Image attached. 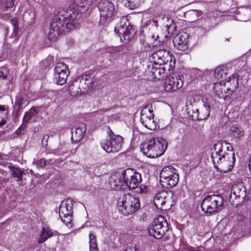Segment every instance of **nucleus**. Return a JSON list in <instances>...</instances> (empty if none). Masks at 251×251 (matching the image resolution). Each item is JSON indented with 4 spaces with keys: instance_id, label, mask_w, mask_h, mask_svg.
Instances as JSON below:
<instances>
[{
    "instance_id": "obj_20",
    "label": "nucleus",
    "mask_w": 251,
    "mask_h": 251,
    "mask_svg": "<svg viewBox=\"0 0 251 251\" xmlns=\"http://www.w3.org/2000/svg\"><path fill=\"white\" fill-rule=\"evenodd\" d=\"M170 197V194L166 191H161L157 193L154 197V203L158 208H163V206L165 204Z\"/></svg>"
},
{
    "instance_id": "obj_13",
    "label": "nucleus",
    "mask_w": 251,
    "mask_h": 251,
    "mask_svg": "<svg viewBox=\"0 0 251 251\" xmlns=\"http://www.w3.org/2000/svg\"><path fill=\"white\" fill-rule=\"evenodd\" d=\"M202 107L199 111L198 109H196L195 112H193L192 115V118L194 120H203L207 119L210 115V100L206 98H202Z\"/></svg>"
},
{
    "instance_id": "obj_31",
    "label": "nucleus",
    "mask_w": 251,
    "mask_h": 251,
    "mask_svg": "<svg viewBox=\"0 0 251 251\" xmlns=\"http://www.w3.org/2000/svg\"><path fill=\"white\" fill-rule=\"evenodd\" d=\"M7 114L8 110L5 108V105H0V126L5 124Z\"/></svg>"
},
{
    "instance_id": "obj_30",
    "label": "nucleus",
    "mask_w": 251,
    "mask_h": 251,
    "mask_svg": "<svg viewBox=\"0 0 251 251\" xmlns=\"http://www.w3.org/2000/svg\"><path fill=\"white\" fill-rule=\"evenodd\" d=\"M90 251H98L96 236L92 233L89 234Z\"/></svg>"
},
{
    "instance_id": "obj_45",
    "label": "nucleus",
    "mask_w": 251,
    "mask_h": 251,
    "mask_svg": "<svg viewBox=\"0 0 251 251\" xmlns=\"http://www.w3.org/2000/svg\"><path fill=\"white\" fill-rule=\"evenodd\" d=\"M120 118V114L117 113L115 114H113L112 116H111V120H118Z\"/></svg>"
},
{
    "instance_id": "obj_5",
    "label": "nucleus",
    "mask_w": 251,
    "mask_h": 251,
    "mask_svg": "<svg viewBox=\"0 0 251 251\" xmlns=\"http://www.w3.org/2000/svg\"><path fill=\"white\" fill-rule=\"evenodd\" d=\"M117 208L119 212L128 216L136 212L140 207L139 200L128 193L122 194L117 199Z\"/></svg>"
},
{
    "instance_id": "obj_53",
    "label": "nucleus",
    "mask_w": 251,
    "mask_h": 251,
    "mask_svg": "<svg viewBox=\"0 0 251 251\" xmlns=\"http://www.w3.org/2000/svg\"><path fill=\"white\" fill-rule=\"evenodd\" d=\"M246 13H247V14H249V10L248 9H247L246 11Z\"/></svg>"
},
{
    "instance_id": "obj_34",
    "label": "nucleus",
    "mask_w": 251,
    "mask_h": 251,
    "mask_svg": "<svg viewBox=\"0 0 251 251\" xmlns=\"http://www.w3.org/2000/svg\"><path fill=\"white\" fill-rule=\"evenodd\" d=\"M11 23L13 26V32L12 34L16 36L19 30L18 20L17 18L14 17L11 19Z\"/></svg>"
},
{
    "instance_id": "obj_28",
    "label": "nucleus",
    "mask_w": 251,
    "mask_h": 251,
    "mask_svg": "<svg viewBox=\"0 0 251 251\" xmlns=\"http://www.w3.org/2000/svg\"><path fill=\"white\" fill-rule=\"evenodd\" d=\"M227 73L226 68L224 66H220L215 68L214 76L217 79H220L226 76Z\"/></svg>"
},
{
    "instance_id": "obj_52",
    "label": "nucleus",
    "mask_w": 251,
    "mask_h": 251,
    "mask_svg": "<svg viewBox=\"0 0 251 251\" xmlns=\"http://www.w3.org/2000/svg\"><path fill=\"white\" fill-rule=\"evenodd\" d=\"M188 251H200V250H189Z\"/></svg>"
},
{
    "instance_id": "obj_10",
    "label": "nucleus",
    "mask_w": 251,
    "mask_h": 251,
    "mask_svg": "<svg viewBox=\"0 0 251 251\" xmlns=\"http://www.w3.org/2000/svg\"><path fill=\"white\" fill-rule=\"evenodd\" d=\"M151 105H148L143 107L141 111L140 121L142 125L147 128L152 130L156 128V123L154 120V114Z\"/></svg>"
},
{
    "instance_id": "obj_48",
    "label": "nucleus",
    "mask_w": 251,
    "mask_h": 251,
    "mask_svg": "<svg viewBox=\"0 0 251 251\" xmlns=\"http://www.w3.org/2000/svg\"><path fill=\"white\" fill-rule=\"evenodd\" d=\"M209 22L208 21H206L205 23V25H204V27H206V30H209L210 29L209 25H208V26H207V25H209Z\"/></svg>"
},
{
    "instance_id": "obj_9",
    "label": "nucleus",
    "mask_w": 251,
    "mask_h": 251,
    "mask_svg": "<svg viewBox=\"0 0 251 251\" xmlns=\"http://www.w3.org/2000/svg\"><path fill=\"white\" fill-rule=\"evenodd\" d=\"M160 181L166 188H172L178 182V174L176 169L171 166L164 167L160 174Z\"/></svg>"
},
{
    "instance_id": "obj_54",
    "label": "nucleus",
    "mask_w": 251,
    "mask_h": 251,
    "mask_svg": "<svg viewBox=\"0 0 251 251\" xmlns=\"http://www.w3.org/2000/svg\"><path fill=\"white\" fill-rule=\"evenodd\" d=\"M247 20H247V19H244V20H243L242 21H247Z\"/></svg>"
},
{
    "instance_id": "obj_35",
    "label": "nucleus",
    "mask_w": 251,
    "mask_h": 251,
    "mask_svg": "<svg viewBox=\"0 0 251 251\" xmlns=\"http://www.w3.org/2000/svg\"><path fill=\"white\" fill-rule=\"evenodd\" d=\"M158 25V21L155 19L149 20L145 24L144 26L149 27V28H156Z\"/></svg>"
},
{
    "instance_id": "obj_14",
    "label": "nucleus",
    "mask_w": 251,
    "mask_h": 251,
    "mask_svg": "<svg viewBox=\"0 0 251 251\" xmlns=\"http://www.w3.org/2000/svg\"><path fill=\"white\" fill-rule=\"evenodd\" d=\"M183 84L182 80L179 77L168 76L164 83V88L167 92H172L181 88Z\"/></svg>"
},
{
    "instance_id": "obj_29",
    "label": "nucleus",
    "mask_w": 251,
    "mask_h": 251,
    "mask_svg": "<svg viewBox=\"0 0 251 251\" xmlns=\"http://www.w3.org/2000/svg\"><path fill=\"white\" fill-rule=\"evenodd\" d=\"M202 14V12L201 10H190L187 12L186 15L191 21V22H194L198 20L199 16Z\"/></svg>"
},
{
    "instance_id": "obj_8",
    "label": "nucleus",
    "mask_w": 251,
    "mask_h": 251,
    "mask_svg": "<svg viewBox=\"0 0 251 251\" xmlns=\"http://www.w3.org/2000/svg\"><path fill=\"white\" fill-rule=\"evenodd\" d=\"M168 229V223L162 216L156 218L148 228L149 234L156 239L162 238Z\"/></svg>"
},
{
    "instance_id": "obj_16",
    "label": "nucleus",
    "mask_w": 251,
    "mask_h": 251,
    "mask_svg": "<svg viewBox=\"0 0 251 251\" xmlns=\"http://www.w3.org/2000/svg\"><path fill=\"white\" fill-rule=\"evenodd\" d=\"M189 35L185 32L177 34L173 39L174 46L178 50L185 51L188 49Z\"/></svg>"
},
{
    "instance_id": "obj_46",
    "label": "nucleus",
    "mask_w": 251,
    "mask_h": 251,
    "mask_svg": "<svg viewBox=\"0 0 251 251\" xmlns=\"http://www.w3.org/2000/svg\"><path fill=\"white\" fill-rule=\"evenodd\" d=\"M237 75L236 74H234L232 75L233 76L232 78H230V80L231 81L232 80L233 82L235 81L236 82V85H238V80H237Z\"/></svg>"
},
{
    "instance_id": "obj_1",
    "label": "nucleus",
    "mask_w": 251,
    "mask_h": 251,
    "mask_svg": "<svg viewBox=\"0 0 251 251\" xmlns=\"http://www.w3.org/2000/svg\"><path fill=\"white\" fill-rule=\"evenodd\" d=\"M86 0H81L79 2H72L66 11L54 16L50 24L48 34L50 41L55 40L65 29H72L81 22L82 14L89 8Z\"/></svg>"
},
{
    "instance_id": "obj_32",
    "label": "nucleus",
    "mask_w": 251,
    "mask_h": 251,
    "mask_svg": "<svg viewBox=\"0 0 251 251\" xmlns=\"http://www.w3.org/2000/svg\"><path fill=\"white\" fill-rule=\"evenodd\" d=\"M125 25V36L124 37V40L126 39V37L127 36V39H129L130 37V35H132V33L133 32V30L132 29V27L130 25L129 23H127V25L126 23H124Z\"/></svg>"
},
{
    "instance_id": "obj_51",
    "label": "nucleus",
    "mask_w": 251,
    "mask_h": 251,
    "mask_svg": "<svg viewBox=\"0 0 251 251\" xmlns=\"http://www.w3.org/2000/svg\"><path fill=\"white\" fill-rule=\"evenodd\" d=\"M71 90H72V86H70L69 87V90L70 91H71Z\"/></svg>"
},
{
    "instance_id": "obj_27",
    "label": "nucleus",
    "mask_w": 251,
    "mask_h": 251,
    "mask_svg": "<svg viewBox=\"0 0 251 251\" xmlns=\"http://www.w3.org/2000/svg\"><path fill=\"white\" fill-rule=\"evenodd\" d=\"M125 25L121 22L117 24L114 28L115 34L117 35L120 39L121 42L124 41V37L125 36Z\"/></svg>"
},
{
    "instance_id": "obj_17",
    "label": "nucleus",
    "mask_w": 251,
    "mask_h": 251,
    "mask_svg": "<svg viewBox=\"0 0 251 251\" xmlns=\"http://www.w3.org/2000/svg\"><path fill=\"white\" fill-rule=\"evenodd\" d=\"M225 85L226 83L223 81L214 84L213 87L214 93L219 99L225 98L226 96L231 94V89L228 88H226Z\"/></svg>"
},
{
    "instance_id": "obj_41",
    "label": "nucleus",
    "mask_w": 251,
    "mask_h": 251,
    "mask_svg": "<svg viewBox=\"0 0 251 251\" xmlns=\"http://www.w3.org/2000/svg\"><path fill=\"white\" fill-rule=\"evenodd\" d=\"M47 161L44 159H41L37 161V166L39 167H43L46 165Z\"/></svg>"
},
{
    "instance_id": "obj_50",
    "label": "nucleus",
    "mask_w": 251,
    "mask_h": 251,
    "mask_svg": "<svg viewBox=\"0 0 251 251\" xmlns=\"http://www.w3.org/2000/svg\"><path fill=\"white\" fill-rule=\"evenodd\" d=\"M49 138V136L48 135H45L43 138V141L45 140L46 142H47V140Z\"/></svg>"
},
{
    "instance_id": "obj_18",
    "label": "nucleus",
    "mask_w": 251,
    "mask_h": 251,
    "mask_svg": "<svg viewBox=\"0 0 251 251\" xmlns=\"http://www.w3.org/2000/svg\"><path fill=\"white\" fill-rule=\"evenodd\" d=\"M86 131V126L84 124H78L74 129H72V140L79 142L85 135Z\"/></svg>"
},
{
    "instance_id": "obj_23",
    "label": "nucleus",
    "mask_w": 251,
    "mask_h": 251,
    "mask_svg": "<svg viewBox=\"0 0 251 251\" xmlns=\"http://www.w3.org/2000/svg\"><path fill=\"white\" fill-rule=\"evenodd\" d=\"M52 235L53 233L51 231L50 228L46 225H43L42 227L40 234L38 239V242L39 243H43Z\"/></svg>"
},
{
    "instance_id": "obj_49",
    "label": "nucleus",
    "mask_w": 251,
    "mask_h": 251,
    "mask_svg": "<svg viewBox=\"0 0 251 251\" xmlns=\"http://www.w3.org/2000/svg\"><path fill=\"white\" fill-rule=\"evenodd\" d=\"M0 78H2L3 79L6 78V75L4 74L3 72L1 71H0Z\"/></svg>"
},
{
    "instance_id": "obj_47",
    "label": "nucleus",
    "mask_w": 251,
    "mask_h": 251,
    "mask_svg": "<svg viewBox=\"0 0 251 251\" xmlns=\"http://www.w3.org/2000/svg\"><path fill=\"white\" fill-rule=\"evenodd\" d=\"M245 217L243 216L242 214H239L237 216V220L238 221H243Z\"/></svg>"
},
{
    "instance_id": "obj_36",
    "label": "nucleus",
    "mask_w": 251,
    "mask_h": 251,
    "mask_svg": "<svg viewBox=\"0 0 251 251\" xmlns=\"http://www.w3.org/2000/svg\"><path fill=\"white\" fill-rule=\"evenodd\" d=\"M100 145L101 148L103 149L104 151H105L106 152H110V151H109L110 147L109 139H106L105 140L101 141Z\"/></svg>"
},
{
    "instance_id": "obj_33",
    "label": "nucleus",
    "mask_w": 251,
    "mask_h": 251,
    "mask_svg": "<svg viewBox=\"0 0 251 251\" xmlns=\"http://www.w3.org/2000/svg\"><path fill=\"white\" fill-rule=\"evenodd\" d=\"M23 175V171L18 168H14L12 171V176L14 177L17 178L18 181L22 180Z\"/></svg>"
},
{
    "instance_id": "obj_43",
    "label": "nucleus",
    "mask_w": 251,
    "mask_h": 251,
    "mask_svg": "<svg viewBox=\"0 0 251 251\" xmlns=\"http://www.w3.org/2000/svg\"><path fill=\"white\" fill-rule=\"evenodd\" d=\"M144 0H128L129 2L133 3L134 5L138 6L140 3L143 2Z\"/></svg>"
},
{
    "instance_id": "obj_25",
    "label": "nucleus",
    "mask_w": 251,
    "mask_h": 251,
    "mask_svg": "<svg viewBox=\"0 0 251 251\" xmlns=\"http://www.w3.org/2000/svg\"><path fill=\"white\" fill-rule=\"evenodd\" d=\"M39 113V108L36 107H32L28 111L26 112L23 119V122L26 125L29 121Z\"/></svg>"
},
{
    "instance_id": "obj_22",
    "label": "nucleus",
    "mask_w": 251,
    "mask_h": 251,
    "mask_svg": "<svg viewBox=\"0 0 251 251\" xmlns=\"http://www.w3.org/2000/svg\"><path fill=\"white\" fill-rule=\"evenodd\" d=\"M150 72L152 74V77L154 78L160 79V77L162 78L164 75V74L165 73V71L168 69H164V65L162 67L159 66L158 65L154 66L152 64V66H151Z\"/></svg>"
},
{
    "instance_id": "obj_40",
    "label": "nucleus",
    "mask_w": 251,
    "mask_h": 251,
    "mask_svg": "<svg viewBox=\"0 0 251 251\" xmlns=\"http://www.w3.org/2000/svg\"><path fill=\"white\" fill-rule=\"evenodd\" d=\"M26 127V125L23 122L21 126L19 127V128L15 131L16 134L17 135H20L22 133V132L24 130V129Z\"/></svg>"
},
{
    "instance_id": "obj_42",
    "label": "nucleus",
    "mask_w": 251,
    "mask_h": 251,
    "mask_svg": "<svg viewBox=\"0 0 251 251\" xmlns=\"http://www.w3.org/2000/svg\"><path fill=\"white\" fill-rule=\"evenodd\" d=\"M113 7L112 9H111V16L118 17V9H116V7L113 5V4L111 2V8Z\"/></svg>"
},
{
    "instance_id": "obj_11",
    "label": "nucleus",
    "mask_w": 251,
    "mask_h": 251,
    "mask_svg": "<svg viewBox=\"0 0 251 251\" xmlns=\"http://www.w3.org/2000/svg\"><path fill=\"white\" fill-rule=\"evenodd\" d=\"M69 75L67 66L64 63H58L54 68L53 82L58 85H63Z\"/></svg>"
},
{
    "instance_id": "obj_3",
    "label": "nucleus",
    "mask_w": 251,
    "mask_h": 251,
    "mask_svg": "<svg viewBox=\"0 0 251 251\" xmlns=\"http://www.w3.org/2000/svg\"><path fill=\"white\" fill-rule=\"evenodd\" d=\"M141 181V174L132 169L118 170L111 174V188L115 190L134 189Z\"/></svg>"
},
{
    "instance_id": "obj_19",
    "label": "nucleus",
    "mask_w": 251,
    "mask_h": 251,
    "mask_svg": "<svg viewBox=\"0 0 251 251\" xmlns=\"http://www.w3.org/2000/svg\"><path fill=\"white\" fill-rule=\"evenodd\" d=\"M123 144V138L119 135L114 134L111 130V152L120 151Z\"/></svg>"
},
{
    "instance_id": "obj_12",
    "label": "nucleus",
    "mask_w": 251,
    "mask_h": 251,
    "mask_svg": "<svg viewBox=\"0 0 251 251\" xmlns=\"http://www.w3.org/2000/svg\"><path fill=\"white\" fill-rule=\"evenodd\" d=\"M72 200L67 199L62 201L59 208V217L62 221L66 224L72 220Z\"/></svg>"
},
{
    "instance_id": "obj_26",
    "label": "nucleus",
    "mask_w": 251,
    "mask_h": 251,
    "mask_svg": "<svg viewBox=\"0 0 251 251\" xmlns=\"http://www.w3.org/2000/svg\"><path fill=\"white\" fill-rule=\"evenodd\" d=\"M230 131L233 137L236 139H240L244 135L243 129L238 125H233L230 127Z\"/></svg>"
},
{
    "instance_id": "obj_38",
    "label": "nucleus",
    "mask_w": 251,
    "mask_h": 251,
    "mask_svg": "<svg viewBox=\"0 0 251 251\" xmlns=\"http://www.w3.org/2000/svg\"><path fill=\"white\" fill-rule=\"evenodd\" d=\"M15 0H5V8L6 9H9L14 6Z\"/></svg>"
},
{
    "instance_id": "obj_7",
    "label": "nucleus",
    "mask_w": 251,
    "mask_h": 251,
    "mask_svg": "<svg viewBox=\"0 0 251 251\" xmlns=\"http://www.w3.org/2000/svg\"><path fill=\"white\" fill-rule=\"evenodd\" d=\"M224 200L220 195H211L206 196L201 202L202 210L209 214H215L223 209Z\"/></svg>"
},
{
    "instance_id": "obj_55",
    "label": "nucleus",
    "mask_w": 251,
    "mask_h": 251,
    "mask_svg": "<svg viewBox=\"0 0 251 251\" xmlns=\"http://www.w3.org/2000/svg\"><path fill=\"white\" fill-rule=\"evenodd\" d=\"M107 134H108V135H109V131H107Z\"/></svg>"
},
{
    "instance_id": "obj_44",
    "label": "nucleus",
    "mask_w": 251,
    "mask_h": 251,
    "mask_svg": "<svg viewBox=\"0 0 251 251\" xmlns=\"http://www.w3.org/2000/svg\"><path fill=\"white\" fill-rule=\"evenodd\" d=\"M147 191V186L146 185H141L140 193H146Z\"/></svg>"
},
{
    "instance_id": "obj_37",
    "label": "nucleus",
    "mask_w": 251,
    "mask_h": 251,
    "mask_svg": "<svg viewBox=\"0 0 251 251\" xmlns=\"http://www.w3.org/2000/svg\"><path fill=\"white\" fill-rule=\"evenodd\" d=\"M124 50V47L119 46L113 49L112 51L111 50V54H113L115 52H118V54H123L125 52Z\"/></svg>"
},
{
    "instance_id": "obj_39",
    "label": "nucleus",
    "mask_w": 251,
    "mask_h": 251,
    "mask_svg": "<svg viewBox=\"0 0 251 251\" xmlns=\"http://www.w3.org/2000/svg\"><path fill=\"white\" fill-rule=\"evenodd\" d=\"M124 251H139L136 246L134 244L128 245Z\"/></svg>"
},
{
    "instance_id": "obj_6",
    "label": "nucleus",
    "mask_w": 251,
    "mask_h": 251,
    "mask_svg": "<svg viewBox=\"0 0 251 251\" xmlns=\"http://www.w3.org/2000/svg\"><path fill=\"white\" fill-rule=\"evenodd\" d=\"M150 64L148 65L151 68L153 64L154 66L164 65V69H168L171 73L173 72L175 65V58L170 52L165 50H160L153 53L149 57Z\"/></svg>"
},
{
    "instance_id": "obj_24",
    "label": "nucleus",
    "mask_w": 251,
    "mask_h": 251,
    "mask_svg": "<svg viewBox=\"0 0 251 251\" xmlns=\"http://www.w3.org/2000/svg\"><path fill=\"white\" fill-rule=\"evenodd\" d=\"M94 83V78L90 75H85L82 76L80 81V85L86 90L92 88Z\"/></svg>"
},
{
    "instance_id": "obj_21",
    "label": "nucleus",
    "mask_w": 251,
    "mask_h": 251,
    "mask_svg": "<svg viewBox=\"0 0 251 251\" xmlns=\"http://www.w3.org/2000/svg\"><path fill=\"white\" fill-rule=\"evenodd\" d=\"M235 198L244 200L246 196V189L242 183L234 184L232 187L231 194Z\"/></svg>"
},
{
    "instance_id": "obj_2",
    "label": "nucleus",
    "mask_w": 251,
    "mask_h": 251,
    "mask_svg": "<svg viewBox=\"0 0 251 251\" xmlns=\"http://www.w3.org/2000/svg\"><path fill=\"white\" fill-rule=\"evenodd\" d=\"M233 147L226 141H218L211 148V157L215 168L219 172L226 173L232 170L235 161Z\"/></svg>"
},
{
    "instance_id": "obj_4",
    "label": "nucleus",
    "mask_w": 251,
    "mask_h": 251,
    "mask_svg": "<svg viewBox=\"0 0 251 251\" xmlns=\"http://www.w3.org/2000/svg\"><path fill=\"white\" fill-rule=\"evenodd\" d=\"M167 148L165 139L152 137L147 139L140 146L143 153L149 158H156L162 155Z\"/></svg>"
},
{
    "instance_id": "obj_15",
    "label": "nucleus",
    "mask_w": 251,
    "mask_h": 251,
    "mask_svg": "<svg viewBox=\"0 0 251 251\" xmlns=\"http://www.w3.org/2000/svg\"><path fill=\"white\" fill-rule=\"evenodd\" d=\"M98 7L100 12V24L107 25L110 22V17L109 16L110 6L108 0H101L99 2Z\"/></svg>"
}]
</instances>
